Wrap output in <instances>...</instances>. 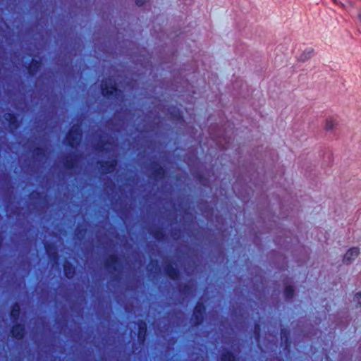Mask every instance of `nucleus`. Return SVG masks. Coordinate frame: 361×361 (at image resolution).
Wrapping results in <instances>:
<instances>
[{
    "label": "nucleus",
    "mask_w": 361,
    "mask_h": 361,
    "mask_svg": "<svg viewBox=\"0 0 361 361\" xmlns=\"http://www.w3.org/2000/svg\"><path fill=\"white\" fill-rule=\"evenodd\" d=\"M102 94L106 97H115L119 95V90L116 87V84L111 79L106 80L102 84Z\"/></svg>",
    "instance_id": "obj_1"
},
{
    "label": "nucleus",
    "mask_w": 361,
    "mask_h": 361,
    "mask_svg": "<svg viewBox=\"0 0 361 361\" xmlns=\"http://www.w3.org/2000/svg\"><path fill=\"white\" fill-rule=\"evenodd\" d=\"M67 140L71 147L77 145L81 140V130L79 126H73L67 135Z\"/></svg>",
    "instance_id": "obj_2"
},
{
    "label": "nucleus",
    "mask_w": 361,
    "mask_h": 361,
    "mask_svg": "<svg viewBox=\"0 0 361 361\" xmlns=\"http://www.w3.org/2000/svg\"><path fill=\"white\" fill-rule=\"evenodd\" d=\"M360 254L358 247H353L347 250L343 257V262L345 264H350Z\"/></svg>",
    "instance_id": "obj_3"
},
{
    "label": "nucleus",
    "mask_w": 361,
    "mask_h": 361,
    "mask_svg": "<svg viewBox=\"0 0 361 361\" xmlns=\"http://www.w3.org/2000/svg\"><path fill=\"white\" fill-rule=\"evenodd\" d=\"M338 126V121L334 116H328L324 122V129L326 131L333 132Z\"/></svg>",
    "instance_id": "obj_4"
},
{
    "label": "nucleus",
    "mask_w": 361,
    "mask_h": 361,
    "mask_svg": "<svg viewBox=\"0 0 361 361\" xmlns=\"http://www.w3.org/2000/svg\"><path fill=\"white\" fill-rule=\"evenodd\" d=\"M116 165V160L115 159H111L108 161L100 163L101 171L104 173H109L114 171V167Z\"/></svg>",
    "instance_id": "obj_5"
},
{
    "label": "nucleus",
    "mask_w": 361,
    "mask_h": 361,
    "mask_svg": "<svg viewBox=\"0 0 361 361\" xmlns=\"http://www.w3.org/2000/svg\"><path fill=\"white\" fill-rule=\"evenodd\" d=\"M204 311V307L202 304L198 303L195 307L194 310V316L195 317L197 321V324H199L200 321L202 319V314Z\"/></svg>",
    "instance_id": "obj_6"
},
{
    "label": "nucleus",
    "mask_w": 361,
    "mask_h": 361,
    "mask_svg": "<svg viewBox=\"0 0 361 361\" xmlns=\"http://www.w3.org/2000/svg\"><path fill=\"white\" fill-rule=\"evenodd\" d=\"M13 337L20 339L24 334V328L22 325H16L11 331Z\"/></svg>",
    "instance_id": "obj_7"
},
{
    "label": "nucleus",
    "mask_w": 361,
    "mask_h": 361,
    "mask_svg": "<svg viewBox=\"0 0 361 361\" xmlns=\"http://www.w3.org/2000/svg\"><path fill=\"white\" fill-rule=\"evenodd\" d=\"M4 118L9 122L11 128H16L18 127L16 124V118L13 114H6L4 115Z\"/></svg>",
    "instance_id": "obj_8"
},
{
    "label": "nucleus",
    "mask_w": 361,
    "mask_h": 361,
    "mask_svg": "<svg viewBox=\"0 0 361 361\" xmlns=\"http://www.w3.org/2000/svg\"><path fill=\"white\" fill-rule=\"evenodd\" d=\"M64 273L67 278L71 279L73 276L75 271L74 269L68 265L64 266Z\"/></svg>",
    "instance_id": "obj_9"
},
{
    "label": "nucleus",
    "mask_w": 361,
    "mask_h": 361,
    "mask_svg": "<svg viewBox=\"0 0 361 361\" xmlns=\"http://www.w3.org/2000/svg\"><path fill=\"white\" fill-rule=\"evenodd\" d=\"M20 314V306L16 304L15 305L11 310V315L14 319H16Z\"/></svg>",
    "instance_id": "obj_10"
},
{
    "label": "nucleus",
    "mask_w": 361,
    "mask_h": 361,
    "mask_svg": "<svg viewBox=\"0 0 361 361\" xmlns=\"http://www.w3.org/2000/svg\"><path fill=\"white\" fill-rule=\"evenodd\" d=\"M167 273H168L169 276L173 279H176L178 276V273L177 270L172 267L168 268Z\"/></svg>",
    "instance_id": "obj_11"
},
{
    "label": "nucleus",
    "mask_w": 361,
    "mask_h": 361,
    "mask_svg": "<svg viewBox=\"0 0 361 361\" xmlns=\"http://www.w3.org/2000/svg\"><path fill=\"white\" fill-rule=\"evenodd\" d=\"M221 361H234V356L231 353L226 352L222 355Z\"/></svg>",
    "instance_id": "obj_12"
},
{
    "label": "nucleus",
    "mask_w": 361,
    "mask_h": 361,
    "mask_svg": "<svg viewBox=\"0 0 361 361\" xmlns=\"http://www.w3.org/2000/svg\"><path fill=\"white\" fill-rule=\"evenodd\" d=\"M40 66V63L37 62L36 60H32L31 66L29 67V73L33 74L34 72Z\"/></svg>",
    "instance_id": "obj_13"
},
{
    "label": "nucleus",
    "mask_w": 361,
    "mask_h": 361,
    "mask_svg": "<svg viewBox=\"0 0 361 361\" xmlns=\"http://www.w3.org/2000/svg\"><path fill=\"white\" fill-rule=\"evenodd\" d=\"M293 295V289L290 286H286L285 288V296L287 298H290Z\"/></svg>",
    "instance_id": "obj_14"
},
{
    "label": "nucleus",
    "mask_w": 361,
    "mask_h": 361,
    "mask_svg": "<svg viewBox=\"0 0 361 361\" xmlns=\"http://www.w3.org/2000/svg\"><path fill=\"white\" fill-rule=\"evenodd\" d=\"M353 300L357 305H361V293H357L354 296Z\"/></svg>",
    "instance_id": "obj_15"
},
{
    "label": "nucleus",
    "mask_w": 361,
    "mask_h": 361,
    "mask_svg": "<svg viewBox=\"0 0 361 361\" xmlns=\"http://www.w3.org/2000/svg\"><path fill=\"white\" fill-rule=\"evenodd\" d=\"M164 175V171L162 168H159L157 170V172H156V174L155 176L157 177H162Z\"/></svg>",
    "instance_id": "obj_16"
},
{
    "label": "nucleus",
    "mask_w": 361,
    "mask_h": 361,
    "mask_svg": "<svg viewBox=\"0 0 361 361\" xmlns=\"http://www.w3.org/2000/svg\"><path fill=\"white\" fill-rule=\"evenodd\" d=\"M311 53H312V51H311V50H309V51H308V52H307V55H306V54H304L301 56V57H303V56H304V58H302L301 59H302V60H303V61H305V60H306V59H309V58L310 57V54H311Z\"/></svg>",
    "instance_id": "obj_17"
},
{
    "label": "nucleus",
    "mask_w": 361,
    "mask_h": 361,
    "mask_svg": "<svg viewBox=\"0 0 361 361\" xmlns=\"http://www.w3.org/2000/svg\"><path fill=\"white\" fill-rule=\"evenodd\" d=\"M145 331H146V326H145V324H144L143 326H140V333H139V336H140V334L144 332L145 333Z\"/></svg>",
    "instance_id": "obj_18"
},
{
    "label": "nucleus",
    "mask_w": 361,
    "mask_h": 361,
    "mask_svg": "<svg viewBox=\"0 0 361 361\" xmlns=\"http://www.w3.org/2000/svg\"><path fill=\"white\" fill-rule=\"evenodd\" d=\"M147 0H135V3L137 6H142L145 4Z\"/></svg>",
    "instance_id": "obj_19"
},
{
    "label": "nucleus",
    "mask_w": 361,
    "mask_h": 361,
    "mask_svg": "<svg viewBox=\"0 0 361 361\" xmlns=\"http://www.w3.org/2000/svg\"><path fill=\"white\" fill-rule=\"evenodd\" d=\"M114 148V146L112 145H108L106 147H103V149H101V151H103L104 149H111L112 150Z\"/></svg>",
    "instance_id": "obj_20"
},
{
    "label": "nucleus",
    "mask_w": 361,
    "mask_h": 361,
    "mask_svg": "<svg viewBox=\"0 0 361 361\" xmlns=\"http://www.w3.org/2000/svg\"><path fill=\"white\" fill-rule=\"evenodd\" d=\"M111 259L112 262H114V263H115L116 262V258L114 256L111 257Z\"/></svg>",
    "instance_id": "obj_21"
},
{
    "label": "nucleus",
    "mask_w": 361,
    "mask_h": 361,
    "mask_svg": "<svg viewBox=\"0 0 361 361\" xmlns=\"http://www.w3.org/2000/svg\"><path fill=\"white\" fill-rule=\"evenodd\" d=\"M171 116L173 117V118H180V114H176V115H172L171 114Z\"/></svg>",
    "instance_id": "obj_22"
},
{
    "label": "nucleus",
    "mask_w": 361,
    "mask_h": 361,
    "mask_svg": "<svg viewBox=\"0 0 361 361\" xmlns=\"http://www.w3.org/2000/svg\"><path fill=\"white\" fill-rule=\"evenodd\" d=\"M46 249H47V252L49 253V255H51V250H50V249H49V247H47Z\"/></svg>",
    "instance_id": "obj_23"
},
{
    "label": "nucleus",
    "mask_w": 361,
    "mask_h": 361,
    "mask_svg": "<svg viewBox=\"0 0 361 361\" xmlns=\"http://www.w3.org/2000/svg\"><path fill=\"white\" fill-rule=\"evenodd\" d=\"M360 20H361V15L360 16Z\"/></svg>",
    "instance_id": "obj_24"
}]
</instances>
